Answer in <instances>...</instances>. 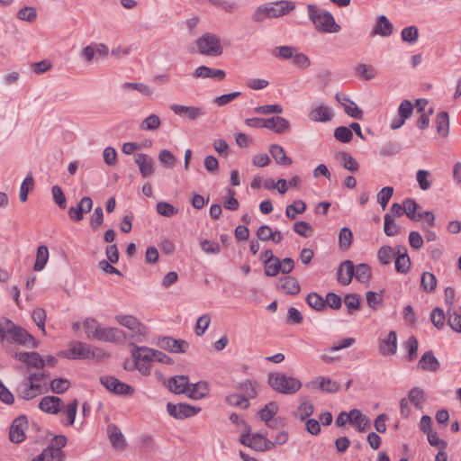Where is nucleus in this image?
<instances>
[{
  "instance_id": "nucleus-1",
  "label": "nucleus",
  "mask_w": 461,
  "mask_h": 461,
  "mask_svg": "<svg viewBox=\"0 0 461 461\" xmlns=\"http://www.w3.org/2000/svg\"><path fill=\"white\" fill-rule=\"evenodd\" d=\"M308 15L312 23L314 24L315 29L322 33H336L341 30L333 15L326 11L318 8L314 5L307 6Z\"/></svg>"
},
{
  "instance_id": "nucleus-2",
  "label": "nucleus",
  "mask_w": 461,
  "mask_h": 461,
  "mask_svg": "<svg viewBox=\"0 0 461 461\" xmlns=\"http://www.w3.org/2000/svg\"><path fill=\"white\" fill-rule=\"evenodd\" d=\"M267 384L275 392L282 394H294L302 387L300 380L280 372L269 373Z\"/></svg>"
},
{
  "instance_id": "nucleus-3",
  "label": "nucleus",
  "mask_w": 461,
  "mask_h": 461,
  "mask_svg": "<svg viewBox=\"0 0 461 461\" xmlns=\"http://www.w3.org/2000/svg\"><path fill=\"white\" fill-rule=\"evenodd\" d=\"M267 430L251 433V428L249 424H245V431L240 437V442L250 447L255 451L266 452L273 449V444L267 436Z\"/></svg>"
},
{
  "instance_id": "nucleus-4",
  "label": "nucleus",
  "mask_w": 461,
  "mask_h": 461,
  "mask_svg": "<svg viewBox=\"0 0 461 461\" xmlns=\"http://www.w3.org/2000/svg\"><path fill=\"white\" fill-rule=\"evenodd\" d=\"M66 357L72 359H88L93 358L102 360L107 357L103 350L92 348L90 345L81 341H72L69 344Z\"/></svg>"
},
{
  "instance_id": "nucleus-5",
  "label": "nucleus",
  "mask_w": 461,
  "mask_h": 461,
  "mask_svg": "<svg viewBox=\"0 0 461 461\" xmlns=\"http://www.w3.org/2000/svg\"><path fill=\"white\" fill-rule=\"evenodd\" d=\"M195 44L203 55L216 57L222 53L220 38L213 33H205L196 40Z\"/></svg>"
},
{
  "instance_id": "nucleus-6",
  "label": "nucleus",
  "mask_w": 461,
  "mask_h": 461,
  "mask_svg": "<svg viewBox=\"0 0 461 461\" xmlns=\"http://www.w3.org/2000/svg\"><path fill=\"white\" fill-rule=\"evenodd\" d=\"M8 339L20 345L30 346L31 344L32 348L37 347V342L35 339L24 329H23L20 326H16L11 321H8Z\"/></svg>"
},
{
  "instance_id": "nucleus-7",
  "label": "nucleus",
  "mask_w": 461,
  "mask_h": 461,
  "mask_svg": "<svg viewBox=\"0 0 461 461\" xmlns=\"http://www.w3.org/2000/svg\"><path fill=\"white\" fill-rule=\"evenodd\" d=\"M167 411L168 414L177 420H183L193 417L201 411V408L194 407L187 403H167Z\"/></svg>"
},
{
  "instance_id": "nucleus-8",
  "label": "nucleus",
  "mask_w": 461,
  "mask_h": 461,
  "mask_svg": "<svg viewBox=\"0 0 461 461\" xmlns=\"http://www.w3.org/2000/svg\"><path fill=\"white\" fill-rule=\"evenodd\" d=\"M127 339V334L119 328L102 327L96 340L121 344L124 343Z\"/></svg>"
},
{
  "instance_id": "nucleus-9",
  "label": "nucleus",
  "mask_w": 461,
  "mask_h": 461,
  "mask_svg": "<svg viewBox=\"0 0 461 461\" xmlns=\"http://www.w3.org/2000/svg\"><path fill=\"white\" fill-rule=\"evenodd\" d=\"M116 321L122 326L128 328L132 334L127 335L128 338H134L144 336L146 333V328L142 325L140 321L131 315H118L116 316Z\"/></svg>"
},
{
  "instance_id": "nucleus-10",
  "label": "nucleus",
  "mask_w": 461,
  "mask_h": 461,
  "mask_svg": "<svg viewBox=\"0 0 461 461\" xmlns=\"http://www.w3.org/2000/svg\"><path fill=\"white\" fill-rule=\"evenodd\" d=\"M267 11L268 19H276L288 14L294 9V3L286 0H281L275 3L265 4Z\"/></svg>"
},
{
  "instance_id": "nucleus-11",
  "label": "nucleus",
  "mask_w": 461,
  "mask_h": 461,
  "mask_svg": "<svg viewBox=\"0 0 461 461\" xmlns=\"http://www.w3.org/2000/svg\"><path fill=\"white\" fill-rule=\"evenodd\" d=\"M170 110L176 115L185 116L190 121H195L205 115L203 108L199 106H187L183 104H173Z\"/></svg>"
},
{
  "instance_id": "nucleus-12",
  "label": "nucleus",
  "mask_w": 461,
  "mask_h": 461,
  "mask_svg": "<svg viewBox=\"0 0 461 461\" xmlns=\"http://www.w3.org/2000/svg\"><path fill=\"white\" fill-rule=\"evenodd\" d=\"M93 207V201L89 196H84L76 206L68 210V216L73 221H81L84 219V213L89 212Z\"/></svg>"
},
{
  "instance_id": "nucleus-13",
  "label": "nucleus",
  "mask_w": 461,
  "mask_h": 461,
  "mask_svg": "<svg viewBox=\"0 0 461 461\" xmlns=\"http://www.w3.org/2000/svg\"><path fill=\"white\" fill-rule=\"evenodd\" d=\"M16 391L19 397L28 401L41 394L42 387L39 383H32L25 378Z\"/></svg>"
},
{
  "instance_id": "nucleus-14",
  "label": "nucleus",
  "mask_w": 461,
  "mask_h": 461,
  "mask_svg": "<svg viewBox=\"0 0 461 461\" xmlns=\"http://www.w3.org/2000/svg\"><path fill=\"white\" fill-rule=\"evenodd\" d=\"M158 345L160 348L171 353H185L188 348V343L184 339H176L172 337L159 339Z\"/></svg>"
},
{
  "instance_id": "nucleus-15",
  "label": "nucleus",
  "mask_w": 461,
  "mask_h": 461,
  "mask_svg": "<svg viewBox=\"0 0 461 461\" xmlns=\"http://www.w3.org/2000/svg\"><path fill=\"white\" fill-rule=\"evenodd\" d=\"M28 421L25 416L16 418L10 428V439L12 442L20 443L25 438V429H27Z\"/></svg>"
},
{
  "instance_id": "nucleus-16",
  "label": "nucleus",
  "mask_w": 461,
  "mask_h": 461,
  "mask_svg": "<svg viewBox=\"0 0 461 461\" xmlns=\"http://www.w3.org/2000/svg\"><path fill=\"white\" fill-rule=\"evenodd\" d=\"M417 368L424 372L436 373L440 368V363L434 353L431 350H428L422 354L418 361Z\"/></svg>"
},
{
  "instance_id": "nucleus-17",
  "label": "nucleus",
  "mask_w": 461,
  "mask_h": 461,
  "mask_svg": "<svg viewBox=\"0 0 461 461\" xmlns=\"http://www.w3.org/2000/svg\"><path fill=\"white\" fill-rule=\"evenodd\" d=\"M335 98L344 107V111L348 116L355 119H362V110L347 95L337 93Z\"/></svg>"
},
{
  "instance_id": "nucleus-18",
  "label": "nucleus",
  "mask_w": 461,
  "mask_h": 461,
  "mask_svg": "<svg viewBox=\"0 0 461 461\" xmlns=\"http://www.w3.org/2000/svg\"><path fill=\"white\" fill-rule=\"evenodd\" d=\"M165 384L176 394H186L189 390V378L187 375H175L170 377Z\"/></svg>"
},
{
  "instance_id": "nucleus-19",
  "label": "nucleus",
  "mask_w": 461,
  "mask_h": 461,
  "mask_svg": "<svg viewBox=\"0 0 461 461\" xmlns=\"http://www.w3.org/2000/svg\"><path fill=\"white\" fill-rule=\"evenodd\" d=\"M14 357L27 366L37 369H42L45 366V361L38 352H15Z\"/></svg>"
},
{
  "instance_id": "nucleus-20",
  "label": "nucleus",
  "mask_w": 461,
  "mask_h": 461,
  "mask_svg": "<svg viewBox=\"0 0 461 461\" xmlns=\"http://www.w3.org/2000/svg\"><path fill=\"white\" fill-rule=\"evenodd\" d=\"M134 162L138 165L140 172L143 177L151 176L154 173V160L145 153H136Z\"/></svg>"
},
{
  "instance_id": "nucleus-21",
  "label": "nucleus",
  "mask_w": 461,
  "mask_h": 461,
  "mask_svg": "<svg viewBox=\"0 0 461 461\" xmlns=\"http://www.w3.org/2000/svg\"><path fill=\"white\" fill-rule=\"evenodd\" d=\"M63 401L58 396H44L39 402V408L41 411L49 414H57L61 411Z\"/></svg>"
},
{
  "instance_id": "nucleus-22",
  "label": "nucleus",
  "mask_w": 461,
  "mask_h": 461,
  "mask_svg": "<svg viewBox=\"0 0 461 461\" xmlns=\"http://www.w3.org/2000/svg\"><path fill=\"white\" fill-rule=\"evenodd\" d=\"M338 282L342 285H348L354 276V264L351 260H345L339 264L338 270Z\"/></svg>"
},
{
  "instance_id": "nucleus-23",
  "label": "nucleus",
  "mask_w": 461,
  "mask_h": 461,
  "mask_svg": "<svg viewBox=\"0 0 461 461\" xmlns=\"http://www.w3.org/2000/svg\"><path fill=\"white\" fill-rule=\"evenodd\" d=\"M397 350V335L395 331H390L386 338L380 339L379 352L386 357L393 356Z\"/></svg>"
},
{
  "instance_id": "nucleus-24",
  "label": "nucleus",
  "mask_w": 461,
  "mask_h": 461,
  "mask_svg": "<svg viewBox=\"0 0 461 461\" xmlns=\"http://www.w3.org/2000/svg\"><path fill=\"white\" fill-rule=\"evenodd\" d=\"M194 78H212V79H218L222 80L226 77V73L224 70L218 69V68H212L207 66H200L194 71L193 74Z\"/></svg>"
},
{
  "instance_id": "nucleus-25",
  "label": "nucleus",
  "mask_w": 461,
  "mask_h": 461,
  "mask_svg": "<svg viewBox=\"0 0 461 461\" xmlns=\"http://www.w3.org/2000/svg\"><path fill=\"white\" fill-rule=\"evenodd\" d=\"M395 270L398 273L405 274L411 267V259L405 246L396 247Z\"/></svg>"
},
{
  "instance_id": "nucleus-26",
  "label": "nucleus",
  "mask_w": 461,
  "mask_h": 461,
  "mask_svg": "<svg viewBox=\"0 0 461 461\" xmlns=\"http://www.w3.org/2000/svg\"><path fill=\"white\" fill-rule=\"evenodd\" d=\"M393 32L392 23L385 15L378 16L374 28L371 31V36L379 35L381 37H388Z\"/></svg>"
},
{
  "instance_id": "nucleus-27",
  "label": "nucleus",
  "mask_w": 461,
  "mask_h": 461,
  "mask_svg": "<svg viewBox=\"0 0 461 461\" xmlns=\"http://www.w3.org/2000/svg\"><path fill=\"white\" fill-rule=\"evenodd\" d=\"M266 129H268L275 133L282 134L289 131L290 123L285 118L276 116L267 119Z\"/></svg>"
},
{
  "instance_id": "nucleus-28",
  "label": "nucleus",
  "mask_w": 461,
  "mask_h": 461,
  "mask_svg": "<svg viewBox=\"0 0 461 461\" xmlns=\"http://www.w3.org/2000/svg\"><path fill=\"white\" fill-rule=\"evenodd\" d=\"M107 435L112 446L116 449H123L126 445L125 438L121 429L114 424L107 426Z\"/></svg>"
},
{
  "instance_id": "nucleus-29",
  "label": "nucleus",
  "mask_w": 461,
  "mask_h": 461,
  "mask_svg": "<svg viewBox=\"0 0 461 461\" xmlns=\"http://www.w3.org/2000/svg\"><path fill=\"white\" fill-rule=\"evenodd\" d=\"M309 117L313 122H325L332 119L333 113L330 107L320 105L311 111Z\"/></svg>"
},
{
  "instance_id": "nucleus-30",
  "label": "nucleus",
  "mask_w": 461,
  "mask_h": 461,
  "mask_svg": "<svg viewBox=\"0 0 461 461\" xmlns=\"http://www.w3.org/2000/svg\"><path fill=\"white\" fill-rule=\"evenodd\" d=\"M208 384L204 381H200L193 384L189 383V390L186 394L191 399L199 400L205 397L208 394Z\"/></svg>"
},
{
  "instance_id": "nucleus-31",
  "label": "nucleus",
  "mask_w": 461,
  "mask_h": 461,
  "mask_svg": "<svg viewBox=\"0 0 461 461\" xmlns=\"http://www.w3.org/2000/svg\"><path fill=\"white\" fill-rule=\"evenodd\" d=\"M269 152L278 165L289 166L293 162L292 158L286 156L284 148L280 145H271L269 148Z\"/></svg>"
},
{
  "instance_id": "nucleus-32",
  "label": "nucleus",
  "mask_w": 461,
  "mask_h": 461,
  "mask_svg": "<svg viewBox=\"0 0 461 461\" xmlns=\"http://www.w3.org/2000/svg\"><path fill=\"white\" fill-rule=\"evenodd\" d=\"M349 423L354 425L358 431L363 432L368 425L367 418L357 409L349 411Z\"/></svg>"
},
{
  "instance_id": "nucleus-33",
  "label": "nucleus",
  "mask_w": 461,
  "mask_h": 461,
  "mask_svg": "<svg viewBox=\"0 0 461 461\" xmlns=\"http://www.w3.org/2000/svg\"><path fill=\"white\" fill-rule=\"evenodd\" d=\"M279 285L286 294L295 295L300 292V285L298 281L290 276L279 279Z\"/></svg>"
},
{
  "instance_id": "nucleus-34",
  "label": "nucleus",
  "mask_w": 461,
  "mask_h": 461,
  "mask_svg": "<svg viewBox=\"0 0 461 461\" xmlns=\"http://www.w3.org/2000/svg\"><path fill=\"white\" fill-rule=\"evenodd\" d=\"M64 454L59 450H53V447H47L42 452L32 461H63Z\"/></svg>"
},
{
  "instance_id": "nucleus-35",
  "label": "nucleus",
  "mask_w": 461,
  "mask_h": 461,
  "mask_svg": "<svg viewBox=\"0 0 461 461\" xmlns=\"http://www.w3.org/2000/svg\"><path fill=\"white\" fill-rule=\"evenodd\" d=\"M154 349L146 347H134L132 349V357L135 361L150 363L154 361Z\"/></svg>"
},
{
  "instance_id": "nucleus-36",
  "label": "nucleus",
  "mask_w": 461,
  "mask_h": 461,
  "mask_svg": "<svg viewBox=\"0 0 461 461\" xmlns=\"http://www.w3.org/2000/svg\"><path fill=\"white\" fill-rule=\"evenodd\" d=\"M402 203H403L404 214H406V216L410 220H411L413 221H421V215H419V212H417V211L419 209V205L413 199L407 198L403 201Z\"/></svg>"
},
{
  "instance_id": "nucleus-37",
  "label": "nucleus",
  "mask_w": 461,
  "mask_h": 461,
  "mask_svg": "<svg viewBox=\"0 0 461 461\" xmlns=\"http://www.w3.org/2000/svg\"><path fill=\"white\" fill-rule=\"evenodd\" d=\"M49 260V249L47 246L41 245L37 249L36 260L33 265V270L36 272L41 271Z\"/></svg>"
},
{
  "instance_id": "nucleus-38",
  "label": "nucleus",
  "mask_w": 461,
  "mask_h": 461,
  "mask_svg": "<svg viewBox=\"0 0 461 461\" xmlns=\"http://www.w3.org/2000/svg\"><path fill=\"white\" fill-rule=\"evenodd\" d=\"M337 160L340 162L344 168L351 172H356L358 169V163L348 152L342 151L336 155Z\"/></svg>"
},
{
  "instance_id": "nucleus-39",
  "label": "nucleus",
  "mask_w": 461,
  "mask_h": 461,
  "mask_svg": "<svg viewBox=\"0 0 461 461\" xmlns=\"http://www.w3.org/2000/svg\"><path fill=\"white\" fill-rule=\"evenodd\" d=\"M354 276L360 283H366L371 278V267L365 263L354 266Z\"/></svg>"
},
{
  "instance_id": "nucleus-40",
  "label": "nucleus",
  "mask_w": 461,
  "mask_h": 461,
  "mask_svg": "<svg viewBox=\"0 0 461 461\" xmlns=\"http://www.w3.org/2000/svg\"><path fill=\"white\" fill-rule=\"evenodd\" d=\"M437 131L442 137L448 134L449 131V116L447 112H440L436 119Z\"/></svg>"
},
{
  "instance_id": "nucleus-41",
  "label": "nucleus",
  "mask_w": 461,
  "mask_h": 461,
  "mask_svg": "<svg viewBox=\"0 0 461 461\" xmlns=\"http://www.w3.org/2000/svg\"><path fill=\"white\" fill-rule=\"evenodd\" d=\"M306 210V204L302 200H296L293 203L288 204L285 208V215L291 220L296 218V214H302Z\"/></svg>"
},
{
  "instance_id": "nucleus-42",
  "label": "nucleus",
  "mask_w": 461,
  "mask_h": 461,
  "mask_svg": "<svg viewBox=\"0 0 461 461\" xmlns=\"http://www.w3.org/2000/svg\"><path fill=\"white\" fill-rule=\"evenodd\" d=\"M84 328L88 339H97L102 326H100L96 320L87 318L84 321Z\"/></svg>"
},
{
  "instance_id": "nucleus-43",
  "label": "nucleus",
  "mask_w": 461,
  "mask_h": 461,
  "mask_svg": "<svg viewBox=\"0 0 461 461\" xmlns=\"http://www.w3.org/2000/svg\"><path fill=\"white\" fill-rule=\"evenodd\" d=\"M77 407H78V402L77 399H74L63 410L61 409L60 412L65 414L67 417V422L64 423L66 426H71L74 424L77 411Z\"/></svg>"
},
{
  "instance_id": "nucleus-44",
  "label": "nucleus",
  "mask_w": 461,
  "mask_h": 461,
  "mask_svg": "<svg viewBox=\"0 0 461 461\" xmlns=\"http://www.w3.org/2000/svg\"><path fill=\"white\" fill-rule=\"evenodd\" d=\"M420 286L427 293H432L437 286V278L430 272H424L420 278Z\"/></svg>"
},
{
  "instance_id": "nucleus-45",
  "label": "nucleus",
  "mask_w": 461,
  "mask_h": 461,
  "mask_svg": "<svg viewBox=\"0 0 461 461\" xmlns=\"http://www.w3.org/2000/svg\"><path fill=\"white\" fill-rule=\"evenodd\" d=\"M416 180L421 190L427 191L432 185L431 173L428 170L420 169L416 173Z\"/></svg>"
},
{
  "instance_id": "nucleus-46",
  "label": "nucleus",
  "mask_w": 461,
  "mask_h": 461,
  "mask_svg": "<svg viewBox=\"0 0 461 461\" xmlns=\"http://www.w3.org/2000/svg\"><path fill=\"white\" fill-rule=\"evenodd\" d=\"M278 411V405L275 402H270L263 409L258 411L260 420L264 422L269 421L276 414Z\"/></svg>"
},
{
  "instance_id": "nucleus-47",
  "label": "nucleus",
  "mask_w": 461,
  "mask_h": 461,
  "mask_svg": "<svg viewBox=\"0 0 461 461\" xmlns=\"http://www.w3.org/2000/svg\"><path fill=\"white\" fill-rule=\"evenodd\" d=\"M161 125V121L158 115L150 114L145 118L140 124V128L145 131L158 130Z\"/></svg>"
},
{
  "instance_id": "nucleus-48",
  "label": "nucleus",
  "mask_w": 461,
  "mask_h": 461,
  "mask_svg": "<svg viewBox=\"0 0 461 461\" xmlns=\"http://www.w3.org/2000/svg\"><path fill=\"white\" fill-rule=\"evenodd\" d=\"M353 234L350 229L343 227L339 230V247L343 250H348L352 244Z\"/></svg>"
},
{
  "instance_id": "nucleus-49",
  "label": "nucleus",
  "mask_w": 461,
  "mask_h": 461,
  "mask_svg": "<svg viewBox=\"0 0 461 461\" xmlns=\"http://www.w3.org/2000/svg\"><path fill=\"white\" fill-rule=\"evenodd\" d=\"M410 402L418 409H421V404L425 400V392L420 387H413L409 392Z\"/></svg>"
},
{
  "instance_id": "nucleus-50",
  "label": "nucleus",
  "mask_w": 461,
  "mask_h": 461,
  "mask_svg": "<svg viewBox=\"0 0 461 461\" xmlns=\"http://www.w3.org/2000/svg\"><path fill=\"white\" fill-rule=\"evenodd\" d=\"M50 390L57 394H62L70 387V382L65 378H55L50 382Z\"/></svg>"
},
{
  "instance_id": "nucleus-51",
  "label": "nucleus",
  "mask_w": 461,
  "mask_h": 461,
  "mask_svg": "<svg viewBox=\"0 0 461 461\" xmlns=\"http://www.w3.org/2000/svg\"><path fill=\"white\" fill-rule=\"evenodd\" d=\"M306 302L315 311H322L325 308V300L317 293H310L306 297Z\"/></svg>"
},
{
  "instance_id": "nucleus-52",
  "label": "nucleus",
  "mask_w": 461,
  "mask_h": 461,
  "mask_svg": "<svg viewBox=\"0 0 461 461\" xmlns=\"http://www.w3.org/2000/svg\"><path fill=\"white\" fill-rule=\"evenodd\" d=\"M404 348L407 350V360L413 361L417 357L419 343L414 336H411L403 344Z\"/></svg>"
},
{
  "instance_id": "nucleus-53",
  "label": "nucleus",
  "mask_w": 461,
  "mask_h": 461,
  "mask_svg": "<svg viewBox=\"0 0 461 461\" xmlns=\"http://www.w3.org/2000/svg\"><path fill=\"white\" fill-rule=\"evenodd\" d=\"M34 185V179L31 175H28L25 179L23 181L21 186H20V194L19 198L20 201L24 203L28 199V194L30 190L33 188Z\"/></svg>"
},
{
  "instance_id": "nucleus-54",
  "label": "nucleus",
  "mask_w": 461,
  "mask_h": 461,
  "mask_svg": "<svg viewBox=\"0 0 461 461\" xmlns=\"http://www.w3.org/2000/svg\"><path fill=\"white\" fill-rule=\"evenodd\" d=\"M226 402L230 406L247 409L249 406V399L240 394H230L226 397Z\"/></svg>"
},
{
  "instance_id": "nucleus-55",
  "label": "nucleus",
  "mask_w": 461,
  "mask_h": 461,
  "mask_svg": "<svg viewBox=\"0 0 461 461\" xmlns=\"http://www.w3.org/2000/svg\"><path fill=\"white\" fill-rule=\"evenodd\" d=\"M447 324L453 330L461 332V314L456 313L454 309L448 308Z\"/></svg>"
},
{
  "instance_id": "nucleus-56",
  "label": "nucleus",
  "mask_w": 461,
  "mask_h": 461,
  "mask_svg": "<svg viewBox=\"0 0 461 461\" xmlns=\"http://www.w3.org/2000/svg\"><path fill=\"white\" fill-rule=\"evenodd\" d=\"M318 379L320 380L319 388L321 390L329 393H337L339 391V384L336 381H333L329 377H320Z\"/></svg>"
},
{
  "instance_id": "nucleus-57",
  "label": "nucleus",
  "mask_w": 461,
  "mask_h": 461,
  "mask_svg": "<svg viewBox=\"0 0 461 461\" xmlns=\"http://www.w3.org/2000/svg\"><path fill=\"white\" fill-rule=\"evenodd\" d=\"M296 49L292 46H279L273 50L272 54L276 58H281L283 59H293Z\"/></svg>"
},
{
  "instance_id": "nucleus-58",
  "label": "nucleus",
  "mask_w": 461,
  "mask_h": 461,
  "mask_svg": "<svg viewBox=\"0 0 461 461\" xmlns=\"http://www.w3.org/2000/svg\"><path fill=\"white\" fill-rule=\"evenodd\" d=\"M356 72L366 80H371L375 77L376 70L371 65L359 64L356 68Z\"/></svg>"
},
{
  "instance_id": "nucleus-59",
  "label": "nucleus",
  "mask_w": 461,
  "mask_h": 461,
  "mask_svg": "<svg viewBox=\"0 0 461 461\" xmlns=\"http://www.w3.org/2000/svg\"><path fill=\"white\" fill-rule=\"evenodd\" d=\"M257 383L251 380H246L240 383L238 388L244 393L245 397L255 398L257 395Z\"/></svg>"
},
{
  "instance_id": "nucleus-60",
  "label": "nucleus",
  "mask_w": 461,
  "mask_h": 461,
  "mask_svg": "<svg viewBox=\"0 0 461 461\" xmlns=\"http://www.w3.org/2000/svg\"><path fill=\"white\" fill-rule=\"evenodd\" d=\"M334 137L342 143H348L352 140L353 134L348 127L339 126L335 129Z\"/></svg>"
},
{
  "instance_id": "nucleus-61",
  "label": "nucleus",
  "mask_w": 461,
  "mask_h": 461,
  "mask_svg": "<svg viewBox=\"0 0 461 461\" xmlns=\"http://www.w3.org/2000/svg\"><path fill=\"white\" fill-rule=\"evenodd\" d=\"M402 40L409 43H415L419 38V30L416 26L411 25L402 31Z\"/></svg>"
},
{
  "instance_id": "nucleus-62",
  "label": "nucleus",
  "mask_w": 461,
  "mask_h": 461,
  "mask_svg": "<svg viewBox=\"0 0 461 461\" xmlns=\"http://www.w3.org/2000/svg\"><path fill=\"white\" fill-rule=\"evenodd\" d=\"M395 254L392 247L383 246L378 250L377 257L382 265H388Z\"/></svg>"
},
{
  "instance_id": "nucleus-63",
  "label": "nucleus",
  "mask_w": 461,
  "mask_h": 461,
  "mask_svg": "<svg viewBox=\"0 0 461 461\" xmlns=\"http://www.w3.org/2000/svg\"><path fill=\"white\" fill-rule=\"evenodd\" d=\"M200 247L208 255H217L221 252L220 244L212 240H203L200 242Z\"/></svg>"
},
{
  "instance_id": "nucleus-64",
  "label": "nucleus",
  "mask_w": 461,
  "mask_h": 461,
  "mask_svg": "<svg viewBox=\"0 0 461 461\" xmlns=\"http://www.w3.org/2000/svg\"><path fill=\"white\" fill-rule=\"evenodd\" d=\"M445 319L446 316L441 308L436 307L432 310L430 313V321L437 329H441L444 326Z\"/></svg>"
}]
</instances>
